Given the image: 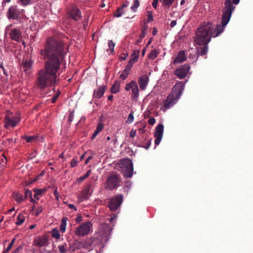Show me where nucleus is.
<instances>
[{
  "mask_svg": "<svg viewBox=\"0 0 253 253\" xmlns=\"http://www.w3.org/2000/svg\"><path fill=\"white\" fill-rule=\"evenodd\" d=\"M40 54L46 61L44 68L38 72L36 85L43 90L56 84L58 79L57 73L60 69V63L64 59V44L60 41L49 38L46 40L44 48L41 50Z\"/></svg>",
  "mask_w": 253,
  "mask_h": 253,
  "instance_id": "nucleus-1",
  "label": "nucleus"
},
{
  "mask_svg": "<svg viewBox=\"0 0 253 253\" xmlns=\"http://www.w3.org/2000/svg\"><path fill=\"white\" fill-rule=\"evenodd\" d=\"M223 22L222 17L221 24L217 25L215 28L211 22L202 23L195 32V42L198 45L208 44L212 37L216 38L224 31L227 24Z\"/></svg>",
  "mask_w": 253,
  "mask_h": 253,
  "instance_id": "nucleus-2",
  "label": "nucleus"
},
{
  "mask_svg": "<svg viewBox=\"0 0 253 253\" xmlns=\"http://www.w3.org/2000/svg\"><path fill=\"white\" fill-rule=\"evenodd\" d=\"M184 86L185 84L182 82H178L175 84L171 93L164 101L163 107L165 110L170 108L176 103L182 93Z\"/></svg>",
  "mask_w": 253,
  "mask_h": 253,
  "instance_id": "nucleus-3",
  "label": "nucleus"
},
{
  "mask_svg": "<svg viewBox=\"0 0 253 253\" xmlns=\"http://www.w3.org/2000/svg\"><path fill=\"white\" fill-rule=\"evenodd\" d=\"M240 0H225L224 7L223 8L222 15L224 23L227 24L229 22L232 12L235 8L233 4H238Z\"/></svg>",
  "mask_w": 253,
  "mask_h": 253,
  "instance_id": "nucleus-4",
  "label": "nucleus"
},
{
  "mask_svg": "<svg viewBox=\"0 0 253 253\" xmlns=\"http://www.w3.org/2000/svg\"><path fill=\"white\" fill-rule=\"evenodd\" d=\"M121 176L119 174L112 173L107 177L105 183V188L109 190H113L120 186Z\"/></svg>",
  "mask_w": 253,
  "mask_h": 253,
  "instance_id": "nucleus-5",
  "label": "nucleus"
},
{
  "mask_svg": "<svg viewBox=\"0 0 253 253\" xmlns=\"http://www.w3.org/2000/svg\"><path fill=\"white\" fill-rule=\"evenodd\" d=\"M120 165L125 177L130 178L132 176L133 167L131 160L123 159L120 162Z\"/></svg>",
  "mask_w": 253,
  "mask_h": 253,
  "instance_id": "nucleus-6",
  "label": "nucleus"
},
{
  "mask_svg": "<svg viewBox=\"0 0 253 253\" xmlns=\"http://www.w3.org/2000/svg\"><path fill=\"white\" fill-rule=\"evenodd\" d=\"M112 230L111 226L108 224L102 223L100 225L98 233L101 238V243L104 245L108 241Z\"/></svg>",
  "mask_w": 253,
  "mask_h": 253,
  "instance_id": "nucleus-7",
  "label": "nucleus"
},
{
  "mask_svg": "<svg viewBox=\"0 0 253 253\" xmlns=\"http://www.w3.org/2000/svg\"><path fill=\"white\" fill-rule=\"evenodd\" d=\"M92 223L87 221L82 223L80 226L76 228L75 234L77 236L84 237L87 235L89 232L91 227H92Z\"/></svg>",
  "mask_w": 253,
  "mask_h": 253,
  "instance_id": "nucleus-8",
  "label": "nucleus"
},
{
  "mask_svg": "<svg viewBox=\"0 0 253 253\" xmlns=\"http://www.w3.org/2000/svg\"><path fill=\"white\" fill-rule=\"evenodd\" d=\"M123 200V195L121 194L118 195L110 200L108 203V207L111 211H116L122 204Z\"/></svg>",
  "mask_w": 253,
  "mask_h": 253,
  "instance_id": "nucleus-9",
  "label": "nucleus"
},
{
  "mask_svg": "<svg viewBox=\"0 0 253 253\" xmlns=\"http://www.w3.org/2000/svg\"><path fill=\"white\" fill-rule=\"evenodd\" d=\"M21 12L16 5H12L9 7L6 13L8 19L17 20L20 16Z\"/></svg>",
  "mask_w": 253,
  "mask_h": 253,
  "instance_id": "nucleus-10",
  "label": "nucleus"
},
{
  "mask_svg": "<svg viewBox=\"0 0 253 253\" xmlns=\"http://www.w3.org/2000/svg\"><path fill=\"white\" fill-rule=\"evenodd\" d=\"M190 69L189 64H184L177 68L174 72V75L179 79H183L186 77Z\"/></svg>",
  "mask_w": 253,
  "mask_h": 253,
  "instance_id": "nucleus-11",
  "label": "nucleus"
},
{
  "mask_svg": "<svg viewBox=\"0 0 253 253\" xmlns=\"http://www.w3.org/2000/svg\"><path fill=\"white\" fill-rule=\"evenodd\" d=\"M69 18L78 21L82 18L81 11L77 7H73L67 12Z\"/></svg>",
  "mask_w": 253,
  "mask_h": 253,
  "instance_id": "nucleus-12",
  "label": "nucleus"
},
{
  "mask_svg": "<svg viewBox=\"0 0 253 253\" xmlns=\"http://www.w3.org/2000/svg\"><path fill=\"white\" fill-rule=\"evenodd\" d=\"M34 245L39 247L46 246L48 245V238L45 236H38L35 238Z\"/></svg>",
  "mask_w": 253,
  "mask_h": 253,
  "instance_id": "nucleus-13",
  "label": "nucleus"
},
{
  "mask_svg": "<svg viewBox=\"0 0 253 253\" xmlns=\"http://www.w3.org/2000/svg\"><path fill=\"white\" fill-rule=\"evenodd\" d=\"M33 62L28 59L24 60L22 62L21 69L26 74H30L32 72Z\"/></svg>",
  "mask_w": 253,
  "mask_h": 253,
  "instance_id": "nucleus-14",
  "label": "nucleus"
},
{
  "mask_svg": "<svg viewBox=\"0 0 253 253\" xmlns=\"http://www.w3.org/2000/svg\"><path fill=\"white\" fill-rule=\"evenodd\" d=\"M20 121V118L18 114H15L12 117L6 118V124L4 125V126H6V125H11L12 126H17Z\"/></svg>",
  "mask_w": 253,
  "mask_h": 253,
  "instance_id": "nucleus-15",
  "label": "nucleus"
},
{
  "mask_svg": "<svg viewBox=\"0 0 253 253\" xmlns=\"http://www.w3.org/2000/svg\"><path fill=\"white\" fill-rule=\"evenodd\" d=\"M164 127H156L154 137L155 138V144L158 145L163 136Z\"/></svg>",
  "mask_w": 253,
  "mask_h": 253,
  "instance_id": "nucleus-16",
  "label": "nucleus"
},
{
  "mask_svg": "<svg viewBox=\"0 0 253 253\" xmlns=\"http://www.w3.org/2000/svg\"><path fill=\"white\" fill-rule=\"evenodd\" d=\"M138 81L140 89L144 90L148 85L149 78L146 75H144L139 78Z\"/></svg>",
  "mask_w": 253,
  "mask_h": 253,
  "instance_id": "nucleus-17",
  "label": "nucleus"
},
{
  "mask_svg": "<svg viewBox=\"0 0 253 253\" xmlns=\"http://www.w3.org/2000/svg\"><path fill=\"white\" fill-rule=\"evenodd\" d=\"M9 35L11 39L16 42H19L22 39L21 32L16 28L12 29Z\"/></svg>",
  "mask_w": 253,
  "mask_h": 253,
  "instance_id": "nucleus-18",
  "label": "nucleus"
},
{
  "mask_svg": "<svg viewBox=\"0 0 253 253\" xmlns=\"http://www.w3.org/2000/svg\"><path fill=\"white\" fill-rule=\"evenodd\" d=\"M93 241V238L83 240L81 241V247L88 250H92Z\"/></svg>",
  "mask_w": 253,
  "mask_h": 253,
  "instance_id": "nucleus-19",
  "label": "nucleus"
},
{
  "mask_svg": "<svg viewBox=\"0 0 253 253\" xmlns=\"http://www.w3.org/2000/svg\"><path fill=\"white\" fill-rule=\"evenodd\" d=\"M106 89V85H101L99 86L97 89L94 90L93 95V97L96 98H101L103 95Z\"/></svg>",
  "mask_w": 253,
  "mask_h": 253,
  "instance_id": "nucleus-20",
  "label": "nucleus"
},
{
  "mask_svg": "<svg viewBox=\"0 0 253 253\" xmlns=\"http://www.w3.org/2000/svg\"><path fill=\"white\" fill-rule=\"evenodd\" d=\"M81 248V241L75 240L73 242L70 243L69 251L70 252H74L77 250L80 249Z\"/></svg>",
  "mask_w": 253,
  "mask_h": 253,
  "instance_id": "nucleus-21",
  "label": "nucleus"
},
{
  "mask_svg": "<svg viewBox=\"0 0 253 253\" xmlns=\"http://www.w3.org/2000/svg\"><path fill=\"white\" fill-rule=\"evenodd\" d=\"M186 57L185 56V52L183 50H180L179 51L177 56L173 61V64L177 63H181L185 61Z\"/></svg>",
  "mask_w": 253,
  "mask_h": 253,
  "instance_id": "nucleus-22",
  "label": "nucleus"
},
{
  "mask_svg": "<svg viewBox=\"0 0 253 253\" xmlns=\"http://www.w3.org/2000/svg\"><path fill=\"white\" fill-rule=\"evenodd\" d=\"M91 184H87L83 191L82 196L84 199H88L90 196L92 192L90 190Z\"/></svg>",
  "mask_w": 253,
  "mask_h": 253,
  "instance_id": "nucleus-23",
  "label": "nucleus"
},
{
  "mask_svg": "<svg viewBox=\"0 0 253 253\" xmlns=\"http://www.w3.org/2000/svg\"><path fill=\"white\" fill-rule=\"evenodd\" d=\"M120 82L116 81L111 87L110 91L112 93H117L120 91Z\"/></svg>",
  "mask_w": 253,
  "mask_h": 253,
  "instance_id": "nucleus-24",
  "label": "nucleus"
},
{
  "mask_svg": "<svg viewBox=\"0 0 253 253\" xmlns=\"http://www.w3.org/2000/svg\"><path fill=\"white\" fill-rule=\"evenodd\" d=\"M12 197L18 203H20L22 202L24 199L23 195L18 192H14L12 195Z\"/></svg>",
  "mask_w": 253,
  "mask_h": 253,
  "instance_id": "nucleus-25",
  "label": "nucleus"
},
{
  "mask_svg": "<svg viewBox=\"0 0 253 253\" xmlns=\"http://www.w3.org/2000/svg\"><path fill=\"white\" fill-rule=\"evenodd\" d=\"M132 90V100H136L139 96V89L137 84L134 86Z\"/></svg>",
  "mask_w": 253,
  "mask_h": 253,
  "instance_id": "nucleus-26",
  "label": "nucleus"
},
{
  "mask_svg": "<svg viewBox=\"0 0 253 253\" xmlns=\"http://www.w3.org/2000/svg\"><path fill=\"white\" fill-rule=\"evenodd\" d=\"M67 219V217H63L61 220V222L60 226V230L62 233L65 232L66 231Z\"/></svg>",
  "mask_w": 253,
  "mask_h": 253,
  "instance_id": "nucleus-27",
  "label": "nucleus"
},
{
  "mask_svg": "<svg viewBox=\"0 0 253 253\" xmlns=\"http://www.w3.org/2000/svg\"><path fill=\"white\" fill-rule=\"evenodd\" d=\"M200 45H203V46L198 49L199 54L202 56L206 55L208 51V44H201Z\"/></svg>",
  "mask_w": 253,
  "mask_h": 253,
  "instance_id": "nucleus-28",
  "label": "nucleus"
},
{
  "mask_svg": "<svg viewBox=\"0 0 253 253\" xmlns=\"http://www.w3.org/2000/svg\"><path fill=\"white\" fill-rule=\"evenodd\" d=\"M28 197L30 199V201L32 203H37V202L32 198V191L29 189L25 190V197L24 199H26Z\"/></svg>",
  "mask_w": 253,
  "mask_h": 253,
  "instance_id": "nucleus-29",
  "label": "nucleus"
},
{
  "mask_svg": "<svg viewBox=\"0 0 253 253\" xmlns=\"http://www.w3.org/2000/svg\"><path fill=\"white\" fill-rule=\"evenodd\" d=\"M129 72L128 70L125 69L120 75L119 78L123 81L126 80L127 78Z\"/></svg>",
  "mask_w": 253,
  "mask_h": 253,
  "instance_id": "nucleus-30",
  "label": "nucleus"
},
{
  "mask_svg": "<svg viewBox=\"0 0 253 253\" xmlns=\"http://www.w3.org/2000/svg\"><path fill=\"white\" fill-rule=\"evenodd\" d=\"M158 54H159L158 51L157 49H154L151 50L150 53L149 54L148 57L150 59L153 60L157 57Z\"/></svg>",
  "mask_w": 253,
  "mask_h": 253,
  "instance_id": "nucleus-31",
  "label": "nucleus"
},
{
  "mask_svg": "<svg viewBox=\"0 0 253 253\" xmlns=\"http://www.w3.org/2000/svg\"><path fill=\"white\" fill-rule=\"evenodd\" d=\"M137 83L135 81H132L129 83L126 84L125 86V89L127 91L132 89L134 86Z\"/></svg>",
  "mask_w": 253,
  "mask_h": 253,
  "instance_id": "nucleus-32",
  "label": "nucleus"
},
{
  "mask_svg": "<svg viewBox=\"0 0 253 253\" xmlns=\"http://www.w3.org/2000/svg\"><path fill=\"white\" fill-rule=\"evenodd\" d=\"M51 236L52 238L56 239H59L60 237V235L58 229L54 228L51 230Z\"/></svg>",
  "mask_w": 253,
  "mask_h": 253,
  "instance_id": "nucleus-33",
  "label": "nucleus"
},
{
  "mask_svg": "<svg viewBox=\"0 0 253 253\" xmlns=\"http://www.w3.org/2000/svg\"><path fill=\"white\" fill-rule=\"evenodd\" d=\"M33 191L35 192V194L34 195V197L35 199L39 200V196L42 195V194L43 192V190L42 189H39L37 188H34L33 189Z\"/></svg>",
  "mask_w": 253,
  "mask_h": 253,
  "instance_id": "nucleus-34",
  "label": "nucleus"
},
{
  "mask_svg": "<svg viewBox=\"0 0 253 253\" xmlns=\"http://www.w3.org/2000/svg\"><path fill=\"white\" fill-rule=\"evenodd\" d=\"M25 221V217L22 214H19L17 217V221L16 224L17 225H21Z\"/></svg>",
  "mask_w": 253,
  "mask_h": 253,
  "instance_id": "nucleus-35",
  "label": "nucleus"
},
{
  "mask_svg": "<svg viewBox=\"0 0 253 253\" xmlns=\"http://www.w3.org/2000/svg\"><path fill=\"white\" fill-rule=\"evenodd\" d=\"M173 1L174 0H163V4L166 8L169 9Z\"/></svg>",
  "mask_w": 253,
  "mask_h": 253,
  "instance_id": "nucleus-36",
  "label": "nucleus"
},
{
  "mask_svg": "<svg viewBox=\"0 0 253 253\" xmlns=\"http://www.w3.org/2000/svg\"><path fill=\"white\" fill-rule=\"evenodd\" d=\"M140 51L138 50H134L131 55L130 58L133 59L137 61L139 55Z\"/></svg>",
  "mask_w": 253,
  "mask_h": 253,
  "instance_id": "nucleus-37",
  "label": "nucleus"
},
{
  "mask_svg": "<svg viewBox=\"0 0 253 253\" xmlns=\"http://www.w3.org/2000/svg\"><path fill=\"white\" fill-rule=\"evenodd\" d=\"M133 5L131 7V9L133 12H136L137 8L139 6V0H133Z\"/></svg>",
  "mask_w": 253,
  "mask_h": 253,
  "instance_id": "nucleus-38",
  "label": "nucleus"
},
{
  "mask_svg": "<svg viewBox=\"0 0 253 253\" xmlns=\"http://www.w3.org/2000/svg\"><path fill=\"white\" fill-rule=\"evenodd\" d=\"M124 14L123 10L120 7H118L116 12L114 13L113 16L116 17H120L122 16Z\"/></svg>",
  "mask_w": 253,
  "mask_h": 253,
  "instance_id": "nucleus-39",
  "label": "nucleus"
},
{
  "mask_svg": "<svg viewBox=\"0 0 253 253\" xmlns=\"http://www.w3.org/2000/svg\"><path fill=\"white\" fill-rule=\"evenodd\" d=\"M91 169L88 170L84 175L79 177V178L78 179L79 181L81 182V181H84L85 179H86V178H87L89 176V175L91 174Z\"/></svg>",
  "mask_w": 253,
  "mask_h": 253,
  "instance_id": "nucleus-40",
  "label": "nucleus"
},
{
  "mask_svg": "<svg viewBox=\"0 0 253 253\" xmlns=\"http://www.w3.org/2000/svg\"><path fill=\"white\" fill-rule=\"evenodd\" d=\"M24 138L27 142H32L36 140V137L35 136H25Z\"/></svg>",
  "mask_w": 253,
  "mask_h": 253,
  "instance_id": "nucleus-41",
  "label": "nucleus"
},
{
  "mask_svg": "<svg viewBox=\"0 0 253 253\" xmlns=\"http://www.w3.org/2000/svg\"><path fill=\"white\" fill-rule=\"evenodd\" d=\"M103 127H96V129L94 131L91 136V140H93L96 136V135L102 130Z\"/></svg>",
  "mask_w": 253,
  "mask_h": 253,
  "instance_id": "nucleus-42",
  "label": "nucleus"
},
{
  "mask_svg": "<svg viewBox=\"0 0 253 253\" xmlns=\"http://www.w3.org/2000/svg\"><path fill=\"white\" fill-rule=\"evenodd\" d=\"M103 127H96V129L94 131L91 136V140H93L96 136V135L102 130Z\"/></svg>",
  "mask_w": 253,
  "mask_h": 253,
  "instance_id": "nucleus-43",
  "label": "nucleus"
},
{
  "mask_svg": "<svg viewBox=\"0 0 253 253\" xmlns=\"http://www.w3.org/2000/svg\"><path fill=\"white\" fill-rule=\"evenodd\" d=\"M103 127H96V129L94 131L91 136V140H93L96 136V135L102 130Z\"/></svg>",
  "mask_w": 253,
  "mask_h": 253,
  "instance_id": "nucleus-44",
  "label": "nucleus"
},
{
  "mask_svg": "<svg viewBox=\"0 0 253 253\" xmlns=\"http://www.w3.org/2000/svg\"><path fill=\"white\" fill-rule=\"evenodd\" d=\"M67 245L66 244L58 246V249L60 253H65L67 251Z\"/></svg>",
  "mask_w": 253,
  "mask_h": 253,
  "instance_id": "nucleus-45",
  "label": "nucleus"
},
{
  "mask_svg": "<svg viewBox=\"0 0 253 253\" xmlns=\"http://www.w3.org/2000/svg\"><path fill=\"white\" fill-rule=\"evenodd\" d=\"M108 46H109L110 52L111 53H113L114 52L115 43L112 40L109 41V42H108Z\"/></svg>",
  "mask_w": 253,
  "mask_h": 253,
  "instance_id": "nucleus-46",
  "label": "nucleus"
},
{
  "mask_svg": "<svg viewBox=\"0 0 253 253\" xmlns=\"http://www.w3.org/2000/svg\"><path fill=\"white\" fill-rule=\"evenodd\" d=\"M147 22L149 23L150 22L153 21V15H152V11H147Z\"/></svg>",
  "mask_w": 253,
  "mask_h": 253,
  "instance_id": "nucleus-47",
  "label": "nucleus"
},
{
  "mask_svg": "<svg viewBox=\"0 0 253 253\" xmlns=\"http://www.w3.org/2000/svg\"><path fill=\"white\" fill-rule=\"evenodd\" d=\"M15 238L12 239L11 243L9 244V246L7 247L6 249H5V252H8L10 250V249H11L12 247L13 246V245L15 242Z\"/></svg>",
  "mask_w": 253,
  "mask_h": 253,
  "instance_id": "nucleus-48",
  "label": "nucleus"
},
{
  "mask_svg": "<svg viewBox=\"0 0 253 253\" xmlns=\"http://www.w3.org/2000/svg\"><path fill=\"white\" fill-rule=\"evenodd\" d=\"M151 145V139H148L146 142V145H142L141 147L145 148L146 149H148L150 148Z\"/></svg>",
  "mask_w": 253,
  "mask_h": 253,
  "instance_id": "nucleus-49",
  "label": "nucleus"
},
{
  "mask_svg": "<svg viewBox=\"0 0 253 253\" xmlns=\"http://www.w3.org/2000/svg\"><path fill=\"white\" fill-rule=\"evenodd\" d=\"M134 117L132 113H131L129 114L128 117L127 119V122L129 123H131L133 121Z\"/></svg>",
  "mask_w": 253,
  "mask_h": 253,
  "instance_id": "nucleus-50",
  "label": "nucleus"
},
{
  "mask_svg": "<svg viewBox=\"0 0 253 253\" xmlns=\"http://www.w3.org/2000/svg\"><path fill=\"white\" fill-rule=\"evenodd\" d=\"M23 6H27L31 3V0H20Z\"/></svg>",
  "mask_w": 253,
  "mask_h": 253,
  "instance_id": "nucleus-51",
  "label": "nucleus"
},
{
  "mask_svg": "<svg viewBox=\"0 0 253 253\" xmlns=\"http://www.w3.org/2000/svg\"><path fill=\"white\" fill-rule=\"evenodd\" d=\"M60 94V92L59 91L55 95H54V96L52 98L51 102L52 103H54L56 102V101L57 100V98H58Z\"/></svg>",
  "mask_w": 253,
  "mask_h": 253,
  "instance_id": "nucleus-52",
  "label": "nucleus"
},
{
  "mask_svg": "<svg viewBox=\"0 0 253 253\" xmlns=\"http://www.w3.org/2000/svg\"><path fill=\"white\" fill-rule=\"evenodd\" d=\"M2 155L3 158L0 160V165H3L4 164H6L7 160L4 154H3Z\"/></svg>",
  "mask_w": 253,
  "mask_h": 253,
  "instance_id": "nucleus-53",
  "label": "nucleus"
},
{
  "mask_svg": "<svg viewBox=\"0 0 253 253\" xmlns=\"http://www.w3.org/2000/svg\"><path fill=\"white\" fill-rule=\"evenodd\" d=\"M82 218H83V217L81 214H78L77 217L75 218L76 222L77 223L80 222L82 220Z\"/></svg>",
  "mask_w": 253,
  "mask_h": 253,
  "instance_id": "nucleus-54",
  "label": "nucleus"
},
{
  "mask_svg": "<svg viewBox=\"0 0 253 253\" xmlns=\"http://www.w3.org/2000/svg\"><path fill=\"white\" fill-rule=\"evenodd\" d=\"M149 124L151 126H153L155 123V119L154 118H151L148 120Z\"/></svg>",
  "mask_w": 253,
  "mask_h": 253,
  "instance_id": "nucleus-55",
  "label": "nucleus"
},
{
  "mask_svg": "<svg viewBox=\"0 0 253 253\" xmlns=\"http://www.w3.org/2000/svg\"><path fill=\"white\" fill-rule=\"evenodd\" d=\"M136 135V130L132 129L129 132V136L130 137L133 138Z\"/></svg>",
  "mask_w": 253,
  "mask_h": 253,
  "instance_id": "nucleus-56",
  "label": "nucleus"
},
{
  "mask_svg": "<svg viewBox=\"0 0 253 253\" xmlns=\"http://www.w3.org/2000/svg\"><path fill=\"white\" fill-rule=\"evenodd\" d=\"M42 211V208L41 207H38L36 210V216H38Z\"/></svg>",
  "mask_w": 253,
  "mask_h": 253,
  "instance_id": "nucleus-57",
  "label": "nucleus"
},
{
  "mask_svg": "<svg viewBox=\"0 0 253 253\" xmlns=\"http://www.w3.org/2000/svg\"><path fill=\"white\" fill-rule=\"evenodd\" d=\"M77 164H78V162L76 160L73 159L72 160V161L71 162V166L72 167H75L77 166Z\"/></svg>",
  "mask_w": 253,
  "mask_h": 253,
  "instance_id": "nucleus-58",
  "label": "nucleus"
},
{
  "mask_svg": "<svg viewBox=\"0 0 253 253\" xmlns=\"http://www.w3.org/2000/svg\"><path fill=\"white\" fill-rule=\"evenodd\" d=\"M39 252L42 253H52L50 251L47 250L45 249H42L39 250Z\"/></svg>",
  "mask_w": 253,
  "mask_h": 253,
  "instance_id": "nucleus-59",
  "label": "nucleus"
},
{
  "mask_svg": "<svg viewBox=\"0 0 253 253\" xmlns=\"http://www.w3.org/2000/svg\"><path fill=\"white\" fill-rule=\"evenodd\" d=\"M132 66H133V65L132 64H131L130 62H128V63H127V65L126 66L125 69L128 70L129 71H130V70Z\"/></svg>",
  "mask_w": 253,
  "mask_h": 253,
  "instance_id": "nucleus-60",
  "label": "nucleus"
},
{
  "mask_svg": "<svg viewBox=\"0 0 253 253\" xmlns=\"http://www.w3.org/2000/svg\"><path fill=\"white\" fill-rule=\"evenodd\" d=\"M159 0H153L152 2V5L153 7L155 9L157 8L158 3Z\"/></svg>",
  "mask_w": 253,
  "mask_h": 253,
  "instance_id": "nucleus-61",
  "label": "nucleus"
},
{
  "mask_svg": "<svg viewBox=\"0 0 253 253\" xmlns=\"http://www.w3.org/2000/svg\"><path fill=\"white\" fill-rule=\"evenodd\" d=\"M127 54L123 53L122 54V55L120 57V60H125L126 58Z\"/></svg>",
  "mask_w": 253,
  "mask_h": 253,
  "instance_id": "nucleus-62",
  "label": "nucleus"
},
{
  "mask_svg": "<svg viewBox=\"0 0 253 253\" xmlns=\"http://www.w3.org/2000/svg\"><path fill=\"white\" fill-rule=\"evenodd\" d=\"M74 118V114L73 113H71L68 117V122H71L72 121L73 119Z\"/></svg>",
  "mask_w": 253,
  "mask_h": 253,
  "instance_id": "nucleus-63",
  "label": "nucleus"
},
{
  "mask_svg": "<svg viewBox=\"0 0 253 253\" xmlns=\"http://www.w3.org/2000/svg\"><path fill=\"white\" fill-rule=\"evenodd\" d=\"M146 34V31L142 30L141 33L139 36L140 39H143L145 37Z\"/></svg>",
  "mask_w": 253,
  "mask_h": 253,
  "instance_id": "nucleus-64",
  "label": "nucleus"
}]
</instances>
